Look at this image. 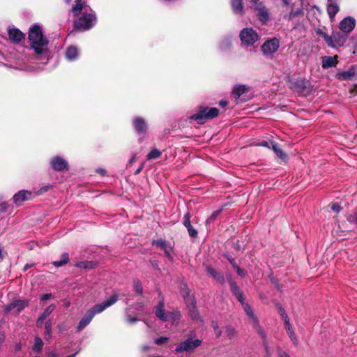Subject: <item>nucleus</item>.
Returning <instances> with one entry per match:
<instances>
[{"instance_id": "obj_31", "label": "nucleus", "mask_w": 357, "mask_h": 357, "mask_svg": "<svg viewBox=\"0 0 357 357\" xmlns=\"http://www.w3.org/2000/svg\"><path fill=\"white\" fill-rule=\"evenodd\" d=\"M43 342L41 338L36 337L34 340V344L33 346V350L37 353H40L42 351Z\"/></svg>"}, {"instance_id": "obj_57", "label": "nucleus", "mask_w": 357, "mask_h": 357, "mask_svg": "<svg viewBox=\"0 0 357 357\" xmlns=\"http://www.w3.org/2000/svg\"><path fill=\"white\" fill-rule=\"evenodd\" d=\"M227 104H228L227 101L224 100H220L219 102V105L221 107H225Z\"/></svg>"}, {"instance_id": "obj_6", "label": "nucleus", "mask_w": 357, "mask_h": 357, "mask_svg": "<svg viewBox=\"0 0 357 357\" xmlns=\"http://www.w3.org/2000/svg\"><path fill=\"white\" fill-rule=\"evenodd\" d=\"M156 317L163 321H172L173 324L177 322L180 319V314L178 312H166L165 310V305L162 301H160L155 307Z\"/></svg>"}, {"instance_id": "obj_8", "label": "nucleus", "mask_w": 357, "mask_h": 357, "mask_svg": "<svg viewBox=\"0 0 357 357\" xmlns=\"http://www.w3.org/2000/svg\"><path fill=\"white\" fill-rule=\"evenodd\" d=\"M348 35L343 32H333L331 36H330L328 43V45L329 47L333 48L340 47L344 45L347 40Z\"/></svg>"}, {"instance_id": "obj_58", "label": "nucleus", "mask_w": 357, "mask_h": 357, "mask_svg": "<svg viewBox=\"0 0 357 357\" xmlns=\"http://www.w3.org/2000/svg\"><path fill=\"white\" fill-rule=\"evenodd\" d=\"M5 340V335L3 333H0V346L3 342Z\"/></svg>"}, {"instance_id": "obj_4", "label": "nucleus", "mask_w": 357, "mask_h": 357, "mask_svg": "<svg viewBox=\"0 0 357 357\" xmlns=\"http://www.w3.org/2000/svg\"><path fill=\"white\" fill-rule=\"evenodd\" d=\"M229 284L231 292L235 295L236 298L241 303L245 312H246L247 315L250 317L253 325L255 326H257L259 325L257 318L255 315L252 307L248 305V303L244 301L243 293L240 291L236 283L233 280H230L229 281Z\"/></svg>"}, {"instance_id": "obj_59", "label": "nucleus", "mask_w": 357, "mask_h": 357, "mask_svg": "<svg viewBox=\"0 0 357 357\" xmlns=\"http://www.w3.org/2000/svg\"><path fill=\"white\" fill-rule=\"evenodd\" d=\"M279 356L280 357H290L287 353L281 351L279 352Z\"/></svg>"}, {"instance_id": "obj_10", "label": "nucleus", "mask_w": 357, "mask_h": 357, "mask_svg": "<svg viewBox=\"0 0 357 357\" xmlns=\"http://www.w3.org/2000/svg\"><path fill=\"white\" fill-rule=\"evenodd\" d=\"M280 41L277 38H272L266 41L261 46L264 55L268 56L275 53L279 48Z\"/></svg>"}, {"instance_id": "obj_24", "label": "nucleus", "mask_w": 357, "mask_h": 357, "mask_svg": "<svg viewBox=\"0 0 357 357\" xmlns=\"http://www.w3.org/2000/svg\"><path fill=\"white\" fill-rule=\"evenodd\" d=\"M66 58L70 61H75L79 56V52L75 46H69L66 50Z\"/></svg>"}, {"instance_id": "obj_11", "label": "nucleus", "mask_w": 357, "mask_h": 357, "mask_svg": "<svg viewBox=\"0 0 357 357\" xmlns=\"http://www.w3.org/2000/svg\"><path fill=\"white\" fill-rule=\"evenodd\" d=\"M356 20L354 17L347 16L342 19L339 23L340 30L349 35L355 28Z\"/></svg>"}, {"instance_id": "obj_44", "label": "nucleus", "mask_w": 357, "mask_h": 357, "mask_svg": "<svg viewBox=\"0 0 357 357\" xmlns=\"http://www.w3.org/2000/svg\"><path fill=\"white\" fill-rule=\"evenodd\" d=\"M187 229H188L189 235L191 237H196L197 236V231H196L195 229L193 228V227L192 225L187 227Z\"/></svg>"}, {"instance_id": "obj_62", "label": "nucleus", "mask_w": 357, "mask_h": 357, "mask_svg": "<svg viewBox=\"0 0 357 357\" xmlns=\"http://www.w3.org/2000/svg\"><path fill=\"white\" fill-rule=\"evenodd\" d=\"M214 332H215L217 337H220V335L222 334V331L220 329H218V330H217V331H215Z\"/></svg>"}, {"instance_id": "obj_46", "label": "nucleus", "mask_w": 357, "mask_h": 357, "mask_svg": "<svg viewBox=\"0 0 357 357\" xmlns=\"http://www.w3.org/2000/svg\"><path fill=\"white\" fill-rule=\"evenodd\" d=\"M167 340H168L167 337H161L155 339V343L157 344H162L165 343V342H167Z\"/></svg>"}, {"instance_id": "obj_22", "label": "nucleus", "mask_w": 357, "mask_h": 357, "mask_svg": "<svg viewBox=\"0 0 357 357\" xmlns=\"http://www.w3.org/2000/svg\"><path fill=\"white\" fill-rule=\"evenodd\" d=\"M337 63V56H324L321 58V64L324 68H329L335 66Z\"/></svg>"}, {"instance_id": "obj_42", "label": "nucleus", "mask_w": 357, "mask_h": 357, "mask_svg": "<svg viewBox=\"0 0 357 357\" xmlns=\"http://www.w3.org/2000/svg\"><path fill=\"white\" fill-rule=\"evenodd\" d=\"M269 144L270 143L268 142L267 141L261 140V141H259L257 142L254 143L253 145H255L256 146H264V147L270 148Z\"/></svg>"}, {"instance_id": "obj_33", "label": "nucleus", "mask_w": 357, "mask_h": 357, "mask_svg": "<svg viewBox=\"0 0 357 357\" xmlns=\"http://www.w3.org/2000/svg\"><path fill=\"white\" fill-rule=\"evenodd\" d=\"M52 320L49 319L45 322V339H50L52 336Z\"/></svg>"}, {"instance_id": "obj_30", "label": "nucleus", "mask_w": 357, "mask_h": 357, "mask_svg": "<svg viewBox=\"0 0 357 357\" xmlns=\"http://www.w3.org/2000/svg\"><path fill=\"white\" fill-rule=\"evenodd\" d=\"M225 335L228 340H231L236 337V333L234 328L231 326H227L225 327Z\"/></svg>"}, {"instance_id": "obj_49", "label": "nucleus", "mask_w": 357, "mask_h": 357, "mask_svg": "<svg viewBox=\"0 0 357 357\" xmlns=\"http://www.w3.org/2000/svg\"><path fill=\"white\" fill-rule=\"evenodd\" d=\"M76 355V353L70 356H68L66 357H75ZM48 357H59L58 354L55 353L54 351H50L48 354Z\"/></svg>"}, {"instance_id": "obj_19", "label": "nucleus", "mask_w": 357, "mask_h": 357, "mask_svg": "<svg viewBox=\"0 0 357 357\" xmlns=\"http://www.w3.org/2000/svg\"><path fill=\"white\" fill-rule=\"evenodd\" d=\"M8 36L10 40L15 43H18L24 38V33L15 28H10L8 29Z\"/></svg>"}, {"instance_id": "obj_18", "label": "nucleus", "mask_w": 357, "mask_h": 357, "mask_svg": "<svg viewBox=\"0 0 357 357\" xmlns=\"http://www.w3.org/2000/svg\"><path fill=\"white\" fill-rule=\"evenodd\" d=\"M254 9L257 12V16L260 22L263 24H266L269 19L268 8L263 3H259Z\"/></svg>"}, {"instance_id": "obj_60", "label": "nucleus", "mask_w": 357, "mask_h": 357, "mask_svg": "<svg viewBox=\"0 0 357 357\" xmlns=\"http://www.w3.org/2000/svg\"><path fill=\"white\" fill-rule=\"evenodd\" d=\"M231 264L233 266V267L235 268L236 266H238L235 262V260L234 259H229Z\"/></svg>"}, {"instance_id": "obj_28", "label": "nucleus", "mask_w": 357, "mask_h": 357, "mask_svg": "<svg viewBox=\"0 0 357 357\" xmlns=\"http://www.w3.org/2000/svg\"><path fill=\"white\" fill-rule=\"evenodd\" d=\"M231 7L233 9V11L236 14H243V4H242V0H232L231 1Z\"/></svg>"}, {"instance_id": "obj_5", "label": "nucleus", "mask_w": 357, "mask_h": 357, "mask_svg": "<svg viewBox=\"0 0 357 357\" xmlns=\"http://www.w3.org/2000/svg\"><path fill=\"white\" fill-rule=\"evenodd\" d=\"M218 114L219 110L215 107H200L197 112L190 116L189 119L196 121L199 124H202L206 120L213 119Z\"/></svg>"}, {"instance_id": "obj_38", "label": "nucleus", "mask_w": 357, "mask_h": 357, "mask_svg": "<svg viewBox=\"0 0 357 357\" xmlns=\"http://www.w3.org/2000/svg\"><path fill=\"white\" fill-rule=\"evenodd\" d=\"M52 188V185H45L43 187H41L38 191L36 193V195H43V193L47 192L50 189H51Z\"/></svg>"}, {"instance_id": "obj_20", "label": "nucleus", "mask_w": 357, "mask_h": 357, "mask_svg": "<svg viewBox=\"0 0 357 357\" xmlns=\"http://www.w3.org/2000/svg\"><path fill=\"white\" fill-rule=\"evenodd\" d=\"M296 84L298 92L303 96H306L311 91L310 83L304 79H298Z\"/></svg>"}, {"instance_id": "obj_50", "label": "nucleus", "mask_w": 357, "mask_h": 357, "mask_svg": "<svg viewBox=\"0 0 357 357\" xmlns=\"http://www.w3.org/2000/svg\"><path fill=\"white\" fill-rule=\"evenodd\" d=\"M138 319L135 317H132L130 315L126 316V321L130 324L136 322Z\"/></svg>"}, {"instance_id": "obj_40", "label": "nucleus", "mask_w": 357, "mask_h": 357, "mask_svg": "<svg viewBox=\"0 0 357 357\" xmlns=\"http://www.w3.org/2000/svg\"><path fill=\"white\" fill-rule=\"evenodd\" d=\"M221 212V210H217V211H215L212 213V214L211 215V216L207 219V222H211L213 221H214L217 217L220 215Z\"/></svg>"}, {"instance_id": "obj_39", "label": "nucleus", "mask_w": 357, "mask_h": 357, "mask_svg": "<svg viewBox=\"0 0 357 357\" xmlns=\"http://www.w3.org/2000/svg\"><path fill=\"white\" fill-rule=\"evenodd\" d=\"M316 33L317 35H319V36L322 37L325 40L326 43L328 44V40H330V38H329L330 36H328L325 32H324L320 29H318L317 30H316Z\"/></svg>"}, {"instance_id": "obj_52", "label": "nucleus", "mask_w": 357, "mask_h": 357, "mask_svg": "<svg viewBox=\"0 0 357 357\" xmlns=\"http://www.w3.org/2000/svg\"><path fill=\"white\" fill-rule=\"evenodd\" d=\"M53 298V296L52 294H43L42 296H41V300L42 301H46V300H49V299H51Z\"/></svg>"}, {"instance_id": "obj_54", "label": "nucleus", "mask_w": 357, "mask_h": 357, "mask_svg": "<svg viewBox=\"0 0 357 357\" xmlns=\"http://www.w3.org/2000/svg\"><path fill=\"white\" fill-rule=\"evenodd\" d=\"M136 160H137L136 156L134 155L128 161V165H129V166L132 165L133 163H135L136 162Z\"/></svg>"}, {"instance_id": "obj_12", "label": "nucleus", "mask_w": 357, "mask_h": 357, "mask_svg": "<svg viewBox=\"0 0 357 357\" xmlns=\"http://www.w3.org/2000/svg\"><path fill=\"white\" fill-rule=\"evenodd\" d=\"M183 296L185 298V301L188 306V308L189 309L191 317L193 319L199 320L200 316L195 307L196 302L195 298L193 296H190V293L188 291H186L185 295H184Z\"/></svg>"}, {"instance_id": "obj_29", "label": "nucleus", "mask_w": 357, "mask_h": 357, "mask_svg": "<svg viewBox=\"0 0 357 357\" xmlns=\"http://www.w3.org/2000/svg\"><path fill=\"white\" fill-rule=\"evenodd\" d=\"M284 328L292 342L296 344V335L292 329L289 320H286V323H284Z\"/></svg>"}, {"instance_id": "obj_48", "label": "nucleus", "mask_w": 357, "mask_h": 357, "mask_svg": "<svg viewBox=\"0 0 357 357\" xmlns=\"http://www.w3.org/2000/svg\"><path fill=\"white\" fill-rule=\"evenodd\" d=\"M331 208L333 211L336 212L337 213H339L341 211V206L337 204H334L331 206Z\"/></svg>"}, {"instance_id": "obj_7", "label": "nucleus", "mask_w": 357, "mask_h": 357, "mask_svg": "<svg viewBox=\"0 0 357 357\" xmlns=\"http://www.w3.org/2000/svg\"><path fill=\"white\" fill-rule=\"evenodd\" d=\"M240 38L243 45L250 46L259 39L258 33L252 28H245L240 33Z\"/></svg>"}, {"instance_id": "obj_43", "label": "nucleus", "mask_w": 357, "mask_h": 357, "mask_svg": "<svg viewBox=\"0 0 357 357\" xmlns=\"http://www.w3.org/2000/svg\"><path fill=\"white\" fill-rule=\"evenodd\" d=\"M278 310H279L280 314L282 316V319L284 320V323H286V320H289V319L288 316L286 314L284 308L280 306V307H279Z\"/></svg>"}, {"instance_id": "obj_37", "label": "nucleus", "mask_w": 357, "mask_h": 357, "mask_svg": "<svg viewBox=\"0 0 357 357\" xmlns=\"http://www.w3.org/2000/svg\"><path fill=\"white\" fill-rule=\"evenodd\" d=\"M347 220L350 222L357 223V209L348 214Z\"/></svg>"}, {"instance_id": "obj_14", "label": "nucleus", "mask_w": 357, "mask_h": 357, "mask_svg": "<svg viewBox=\"0 0 357 357\" xmlns=\"http://www.w3.org/2000/svg\"><path fill=\"white\" fill-rule=\"evenodd\" d=\"M132 125L134 129L139 135H144L149 128L145 119L141 116L135 117L132 119Z\"/></svg>"}, {"instance_id": "obj_26", "label": "nucleus", "mask_w": 357, "mask_h": 357, "mask_svg": "<svg viewBox=\"0 0 357 357\" xmlns=\"http://www.w3.org/2000/svg\"><path fill=\"white\" fill-rule=\"evenodd\" d=\"M248 91L249 88L245 85H238L234 88L232 93L236 98H239L243 94L247 93Z\"/></svg>"}, {"instance_id": "obj_23", "label": "nucleus", "mask_w": 357, "mask_h": 357, "mask_svg": "<svg viewBox=\"0 0 357 357\" xmlns=\"http://www.w3.org/2000/svg\"><path fill=\"white\" fill-rule=\"evenodd\" d=\"M153 244L159 246L161 249H162L166 255V256L169 258L170 259H172V257L171 255L172 252V248L170 245H169L167 242L162 239H159L156 241H153Z\"/></svg>"}, {"instance_id": "obj_13", "label": "nucleus", "mask_w": 357, "mask_h": 357, "mask_svg": "<svg viewBox=\"0 0 357 357\" xmlns=\"http://www.w3.org/2000/svg\"><path fill=\"white\" fill-rule=\"evenodd\" d=\"M335 77L341 80H353L357 78V65L351 66L348 70L337 73Z\"/></svg>"}, {"instance_id": "obj_55", "label": "nucleus", "mask_w": 357, "mask_h": 357, "mask_svg": "<svg viewBox=\"0 0 357 357\" xmlns=\"http://www.w3.org/2000/svg\"><path fill=\"white\" fill-rule=\"evenodd\" d=\"M212 327L214 330V331H217L219 329V326H218V322L217 321H212Z\"/></svg>"}, {"instance_id": "obj_63", "label": "nucleus", "mask_w": 357, "mask_h": 357, "mask_svg": "<svg viewBox=\"0 0 357 357\" xmlns=\"http://www.w3.org/2000/svg\"><path fill=\"white\" fill-rule=\"evenodd\" d=\"M283 3L285 5V6H289V3H290V0H282Z\"/></svg>"}, {"instance_id": "obj_41", "label": "nucleus", "mask_w": 357, "mask_h": 357, "mask_svg": "<svg viewBox=\"0 0 357 357\" xmlns=\"http://www.w3.org/2000/svg\"><path fill=\"white\" fill-rule=\"evenodd\" d=\"M302 13V10L301 9H297L295 11H292L291 12L287 17L288 19L290 20H292L293 18H294L295 17L301 15Z\"/></svg>"}, {"instance_id": "obj_34", "label": "nucleus", "mask_w": 357, "mask_h": 357, "mask_svg": "<svg viewBox=\"0 0 357 357\" xmlns=\"http://www.w3.org/2000/svg\"><path fill=\"white\" fill-rule=\"evenodd\" d=\"M160 155H161V152L157 149H153L147 155V159L148 160L156 159V158H158Z\"/></svg>"}, {"instance_id": "obj_61", "label": "nucleus", "mask_w": 357, "mask_h": 357, "mask_svg": "<svg viewBox=\"0 0 357 357\" xmlns=\"http://www.w3.org/2000/svg\"><path fill=\"white\" fill-rule=\"evenodd\" d=\"M97 172L100 174L101 175H105L106 173V171L103 169H97Z\"/></svg>"}, {"instance_id": "obj_16", "label": "nucleus", "mask_w": 357, "mask_h": 357, "mask_svg": "<svg viewBox=\"0 0 357 357\" xmlns=\"http://www.w3.org/2000/svg\"><path fill=\"white\" fill-rule=\"evenodd\" d=\"M33 197V192L29 190H22L17 192L13 196L14 203L18 206L21 205L24 201L31 199Z\"/></svg>"}, {"instance_id": "obj_9", "label": "nucleus", "mask_w": 357, "mask_h": 357, "mask_svg": "<svg viewBox=\"0 0 357 357\" xmlns=\"http://www.w3.org/2000/svg\"><path fill=\"white\" fill-rule=\"evenodd\" d=\"M202 341L199 339L192 340L188 338L186 340L180 343L176 348V352H190L200 346Z\"/></svg>"}, {"instance_id": "obj_25", "label": "nucleus", "mask_w": 357, "mask_h": 357, "mask_svg": "<svg viewBox=\"0 0 357 357\" xmlns=\"http://www.w3.org/2000/svg\"><path fill=\"white\" fill-rule=\"evenodd\" d=\"M270 144H271L272 149L277 156L280 158L283 161H286L287 160V154L278 146V144L273 141H270Z\"/></svg>"}, {"instance_id": "obj_51", "label": "nucleus", "mask_w": 357, "mask_h": 357, "mask_svg": "<svg viewBox=\"0 0 357 357\" xmlns=\"http://www.w3.org/2000/svg\"><path fill=\"white\" fill-rule=\"evenodd\" d=\"M45 319L40 316L36 321V326L38 327H41L43 326V321Z\"/></svg>"}, {"instance_id": "obj_53", "label": "nucleus", "mask_w": 357, "mask_h": 357, "mask_svg": "<svg viewBox=\"0 0 357 357\" xmlns=\"http://www.w3.org/2000/svg\"><path fill=\"white\" fill-rule=\"evenodd\" d=\"M251 2L252 3V7L253 8H256V6L259 3H263L262 2L260 1V0H251Z\"/></svg>"}, {"instance_id": "obj_21", "label": "nucleus", "mask_w": 357, "mask_h": 357, "mask_svg": "<svg viewBox=\"0 0 357 357\" xmlns=\"http://www.w3.org/2000/svg\"><path fill=\"white\" fill-rule=\"evenodd\" d=\"M340 10L338 4L333 0H328L327 13L331 21L334 20L335 15Z\"/></svg>"}, {"instance_id": "obj_45", "label": "nucleus", "mask_w": 357, "mask_h": 357, "mask_svg": "<svg viewBox=\"0 0 357 357\" xmlns=\"http://www.w3.org/2000/svg\"><path fill=\"white\" fill-rule=\"evenodd\" d=\"M183 225L186 228L191 226L189 213L185 215Z\"/></svg>"}, {"instance_id": "obj_17", "label": "nucleus", "mask_w": 357, "mask_h": 357, "mask_svg": "<svg viewBox=\"0 0 357 357\" xmlns=\"http://www.w3.org/2000/svg\"><path fill=\"white\" fill-rule=\"evenodd\" d=\"M29 303L24 300H16L13 303L8 305L5 308L6 313H8L14 309H16V313H20L25 307L28 305Z\"/></svg>"}, {"instance_id": "obj_3", "label": "nucleus", "mask_w": 357, "mask_h": 357, "mask_svg": "<svg viewBox=\"0 0 357 357\" xmlns=\"http://www.w3.org/2000/svg\"><path fill=\"white\" fill-rule=\"evenodd\" d=\"M117 301V296L113 295L105 302L94 305L88 310L82 318L77 327V331H81L88 326L96 314L103 312L105 309L112 305Z\"/></svg>"}, {"instance_id": "obj_27", "label": "nucleus", "mask_w": 357, "mask_h": 357, "mask_svg": "<svg viewBox=\"0 0 357 357\" xmlns=\"http://www.w3.org/2000/svg\"><path fill=\"white\" fill-rule=\"evenodd\" d=\"M206 271L208 275H210L211 277L215 279L218 282H219L220 283H224L225 278L223 275L218 273L214 268H213L211 266H207Z\"/></svg>"}, {"instance_id": "obj_47", "label": "nucleus", "mask_w": 357, "mask_h": 357, "mask_svg": "<svg viewBox=\"0 0 357 357\" xmlns=\"http://www.w3.org/2000/svg\"><path fill=\"white\" fill-rule=\"evenodd\" d=\"M235 269H236V272H237V273H238V275H240L241 277H245V271H244V270L241 269V268L240 267H238V266H236V267L235 268Z\"/></svg>"}, {"instance_id": "obj_36", "label": "nucleus", "mask_w": 357, "mask_h": 357, "mask_svg": "<svg viewBox=\"0 0 357 357\" xmlns=\"http://www.w3.org/2000/svg\"><path fill=\"white\" fill-rule=\"evenodd\" d=\"M133 287L137 293L142 294L143 293V287L139 280H135L133 282Z\"/></svg>"}, {"instance_id": "obj_64", "label": "nucleus", "mask_w": 357, "mask_h": 357, "mask_svg": "<svg viewBox=\"0 0 357 357\" xmlns=\"http://www.w3.org/2000/svg\"><path fill=\"white\" fill-rule=\"evenodd\" d=\"M31 267V265H29V264H26L24 267V271H26L27 269H29V268Z\"/></svg>"}, {"instance_id": "obj_1", "label": "nucleus", "mask_w": 357, "mask_h": 357, "mask_svg": "<svg viewBox=\"0 0 357 357\" xmlns=\"http://www.w3.org/2000/svg\"><path fill=\"white\" fill-rule=\"evenodd\" d=\"M71 11L74 16L82 13V15L75 22V26L77 29L86 31L96 24L97 19L94 11L82 0H76L75 5L72 8Z\"/></svg>"}, {"instance_id": "obj_32", "label": "nucleus", "mask_w": 357, "mask_h": 357, "mask_svg": "<svg viewBox=\"0 0 357 357\" xmlns=\"http://www.w3.org/2000/svg\"><path fill=\"white\" fill-rule=\"evenodd\" d=\"M68 261V255L67 253H63L61 255V259L59 261H54L52 264L56 267H60L67 264Z\"/></svg>"}, {"instance_id": "obj_56", "label": "nucleus", "mask_w": 357, "mask_h": 357, "mask_svg": "<svg viewBox=\"0 0 357 357\" xmlns=\"http://www.w3.org/2000/svg\"><path fill=\"white\" fill-rule=\"evenodd\" d=\"M144 167V163L141 164L140 166L137 169V170L135 172V174H138L141 172Z\"/></svg>"}, {"instance_id": "obj_35", "label": "nucleus", "mask_w": 357, "mask_h": 357, "mask_svg": "<svg viewBox=\"0 0 357 357\" xmlns=\"http://www.w3.org/2000/svg\"><path fill=\"white\" fill-rule=\"evenodd\" d=\"M56 306L54 304L50 305L47 307H46L42 314L40 315L42 317L46 319L55 309Z\"/></svg>"}, {"instance_id": "obj_2", "label": "nucleus", "mask_w": 357, "mask_h": 357, "mask_svg": "<svg viewBox=\"0 0 357 357\" xmlns=\"http://www.w3.org/2000/svg\"><path fill=\"white\" fill-rule=\"evenodd\" d=\"M29 40L31 49L34 51L37 56H44V58L47 59H48L47 45L49 41L43 34L42 30L39 26L34 25L30 29Z\"/></svg>"}, {"instance_id": "obj_15", "label": "nucleus", "mask_w": 357, "mask_h": 357, "mask_svg": "<svg viewBox=\"0 0 357 357\" xmlns=\"http://www.w3.org/2000/svg\"><path fill=\"white\" fill-rule=\"evenodd\" d=\"M51 167L58 172L68 170V162L60 156H55L50 160Z\"/></svg>"}]
</instances>
